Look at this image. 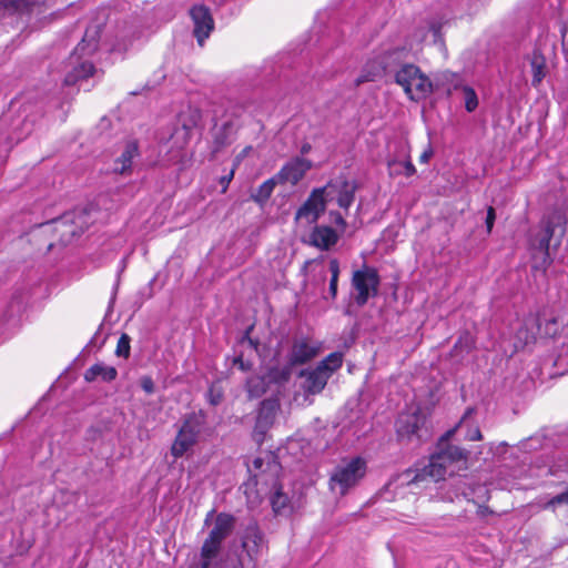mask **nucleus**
<instances>
[{"mask_svg": "<svg viewBox=\"0 0 568 568\" xmlns=\"http://www.w3.org/2000/svg\"><path fill=\"white\" fill-rule=\"evenodd\" d=\"M458 428H450L443 435L436 450L430 455L428 464L415 470L413 483L430 479L444 480L446 476H454L460 470L467 469L468 452L458 446L448 444Z\"/></svg>", "mask_w": 568, "mask_h": 568, "instance_id": "obj_1", "label": "nucleus"}, {"mask_svg": "<svg viewBox=\"0 0 568 568\" xmlns=\"http://www.w3.org/2000/svg\"><path fill=\"white\" fill-rule=\"evenodd\" d=\"M234 521V517L225 513L216 516L214 526L201 547L199 560L192 568H217L222 542L232 532Z\"/></svg>", "mask_w": 568, "mask_h": 568, "instance_id": "obj_2", "label": "nucleus"}, {"mask_svg": "<svg viewBox=\"0 0 568 568\" xmlns=\"http://www.w3.org/2000/svg\"><path fill=\"white\" fill-rule=\"evenodd\" d=\"M343 364V354L335 352L327 355L314 368H307L300 372V377L304 378L301 387L306 395H317L326 386L332 377Z\"/></svg>", "mask_w": 568, "mask_h": 568, "instance_id": "obj_3", "label": "nucleus"}, {"mask_svg": "<svg viewBox=\"0 0 568 568\" xmlns=\"http://www.w3.org/2000/svg\"><path fill=\"white\" fill-rule=\"evenodd\" d=\"M366 468V462L361 457H354L341 463L329 475V490L339 496H345L364 478Z\"/></svg>", "mask_w": 568, "mask_h": 568, "instance_id": "obj_4", "label": "nucleus"}, {"mask_svg": "<svg viewBox=\"0 0 568 568\" xmlns=\"http://www.w3.org/2000/svg\"><path fill=\"white\" fill-rule=\"evenodd\" d=\"M381 277L375 267L363 265L353 272L351 285L356 292L354 301L358 306H364L369 297L378 294Z\"/></svg>", "mask_w": 568, "mask_h": 568, "instance_id": "obj_5", "label": "nucleus"}, {"mask_svg": "<svg viewBox=\"0 0 568 568\" xmlns=\"http://www.w3.org/2000/svg\"><path fill=\"white\" fill-rule=\"evenodd\" d=\"M542 225L544 234L539 239L538 247L549 258L551 241L555 240L554 246L557 247L566 233L567 217L565 212L554 210L542 220Z\"/></svg>", "mask_w": 568, "mask_h": 568, "instance_id": "obj_6", "label": "nucleus"}, {"mask_svg": "<svg viewBox=\"0 0 568 568\" xmlns=\"http://www.w3.org/2000/svg\"><path fill=\"white\" fill-rule=\"evenodd\" d=\"M320 190H324L323 197L326 202L336 201L339 207L348 210L354 202L357 183L345 175H338Z\"/></svg>", "mask_w": 568, "mask_h": 568, "instance_id": "obj_7", "label": "nucleus"}, {"mask_svg": "<svg viewBox=\"0 0 568 568\" xmlns=\"http://www.w3.org/2000/svg\"><path fill=\"white\" fill-rule=\"evenodd\" d=\"M190 16L194 23L193 34L197 43L203 47L204 41L214 29V20L210 9L203 4H197L191 8Z\"/></svg>", "mask_w": 568, "mask_h": 568, "instance_id": "obj_8", "label": "nucleus"}, {"mask_svg": "<svg viewBox=\"0 0 568 568\" xmlns=\"http://www.w3.org/2000/svg\"><path fill=\"white\" fill-rule=\"evenodd\" d=\"M320 187L314 189L304 204L297 210L295 219L305 221L307 224L315 223L326 209V201Z\"/></svg>", "mask_w": 568, "mask_h": 568, "instance_id": "obj_9", "label": "nucleus"}, {"mask_svg": "<svg viewBox=\"0 0 568 568\" xmlns=\"http://www.w3.org/2000/svg\"><path fill=\"white\" fill-rule=\"evenodd\" d=\"M321 352V343L307 337L295 338L288 353V361L295 365H303L315 358Z\"/></svg>", "mask_w": 568, "mask_h": 568, "instance_id": "obj_10", "label": "nucleus"}, {"mask_svg": "<svg viewBox=\"0 0 568 568\" xmlns=\"http://www.w3.org/2000/svg\"><path fill=\"white\" fill-rule=\"evenodd\" d=\"M265 548L264 536L256 525H250L242 537V551L244 559H251L255 565Z\"/></svg>", "mask_w": 568, "mask_h": 568, "instance_id": "obj_11", "label": "nucleus"}, {"mask_svg": "<svg viewBox=\"0 0 568 568\" xmlns=\"http://www.w3.org/2000/svg\"><path fill=\"white\" fill-rule=\"evenodd\" d=\"M52 232L59 235V241L62 245H68L73 241L74 237L80 236L75 225L71 220V215L69 214H64L60 219L40 225L41 234H48Z\"/></svg>", "mask_w": 568, "mask_h": 568, "instance_id": "obj_12", "label": "nucleus"}, {"mask_svg": "<svg viewBox=\"0 0 568 568\" xmlns=\"http://www.w3.org/2000/svg\"><path fill=\"white\" fill-rule=\"evenodd\" d=\"M312 168V163L303 158L296 156L287 162L276 174L280 184L291 183L297 184Z\"/></svg>", "mask_w": 568, "mask_h": 568, "instance_id": "obj_13", "label": "nucleus"}, {"mask_svg": "<svg viewBox=\"0 0 568 568\" xmlns=\"http://www.w3.org/2000/svg\"><path fill=\"white\" fill-rule=\"evenodd\" d=\"M80 55H82L81 52L78 54L74 52L71 55V63H74V65L64 78V84L67 85H74L78 81L84 80L95 73V68L91 62L79 61Z\"/></svg>", "mask_w": 568, "mask_h": 568, "instance_id": "obj_14", "label": "nucleus"}, {"mask_svg": "<svg viewBox=\"0 0 568 568\" xmlns=\"http://www.w3.org/2000/svg\"><path fill=\"white\" fill-rule=\"evenodd\" d=\"M197 432L195 428H180L174 443L171 447V454L175 458L182 457L186 454L196 443Z\"/></svg>", "mask_w": 568, "mask_h": 568, "instance_id": "obj_15", "label": "nucleus"}, {"mask_svg": "<svg viewBox=\"0 0 568 568\" xmlns=\"http://www.w3.org/2000/svg\"><path fill=\"white\" fill-rule=\"evenodd\" d=\"M337 240V233L329 226H316L311 233V244L321 250H329Z\"/></svg>", "mask_w": 568, "mask_h": 568, "instance_id": "obj_16", "label": "nucleus"}, {"mask_svg": "<svg viewBox=\"0 0 568 568\" xmlns=\"http://www.w3.org/2000/svg\"><path fill=\"white\" fill-rule=\"evenodd\" d=\"M409 91H405L410 100L418 101L433 92L430 80L422 72L409 82Z\"/></svg>", "mask_w": 568, "mask_h": 568, "instance_id": "obj_17", "label": "nucleus"}, {"mask_svg": "<svg viewBox=\"0 0 568 568\" xmlns=\"http://www.w3.org/2000/svg\"><path fill=\"white\" fill-rule=\"evenodd\" d=\"M118 371L113 366H108L103 363H97L90 366L84 373V379L89 383L101 378L103 382H112L116 378Z\"/></svg>", "mask_w": 568, "mask_h": 568, "instance_id": "obj_18", "label": "nucleus"}, {"mask_svg": "<svg viewBox=\"0 0 568 568\" xmlns=\"http://www.w3.org/2000/svg\"><path fill=\"white\" fill-rule=\"evenodd\" d=\"M100 26H90L84 33L82 41L75 48V54H91L98 49V40L100 38Z\"/></svg>", "mask_w": 568, "mask_h": 568, "instance_id": "obj_19", "label": "nucleus"}, {"mask_svg": "<svg viewBox=\"0 0 568 568\" xmlns=\"http://www.w3.org/2000/svg\"><path fill=\"white\" fill-rule=\"evenodd\" d=\"M280 405L275 399H265L262 402L258 415H257V426H270L275 423V416Z\"/></svg>", "mask_w": 568, "mask_h": 568, "instance_id": "obj_20", "label": "nucleus"}, {"mask_svg": "<svg viewBox=\"0 0 568 568\" xmlns=\"http://www.w3.org/2000/svg\"><path fill=\"white\" fill-rule=\"evenodd\" d=\"M294 365L287 359V362L283 365H275L268 368L266 378L270 383L274 384H285L290 381L293 374Z\"/></svg>", "mask_w": 568, "mask_h": 568, "instance_id": "obj_21", "label": "nucleus"}, {"mask_svg": "<svg viewBox=\"0 0 568 568\" xmlns=\"http://www.w3.org/2000/svg\"><path fill=\"white\" fill-rule=\"evenodd\" d=\"M138 155V144L136 142H129L125 145L121 156L115 162L114 172L124 174L126 173L132 165V160Z\"/></svg>", "mask_w": 568, "mask_h": 568, "instance_id": "obj_22", "label": "nucleus"}, {"mask_svg": "<svg viewBox=\"0 0 568 568\" xmlns=\"http://www.w3.org/2000/svg\"><path fill=\"white\" fill-rule=\"evenodd\" d=\"M233 124L231 121L224 122L220 128H216L213 136V152L216 153L224 146L232 142Z\"/></svg>", "mask_w": 568, "mask_h": 568, "instance_id": "obj_23", "label": "nucleus"}, {"mask_svg": "<svg viewBox=\"0 0 568 568\" xmlns=\"http://www.w3.org/2000/svg\"><path fill=\"white\" fill-rule=\"evenodd\" d=\"M34 6V0H0V7L10 14H30Z\"/></svg>", "mask_w": 568, "mask_h": 568, "instance_id": "obj_24", "label": "nucleus"}, {"mask_svg": "<svg viewBox=\"0 0 568 568\" xmlns=\"http://www.w3.org/2000/svg\"><path fill=\"white\" fill-rule=\"evenodd\" d=\"M532 80L531 84L537 88L546 77V59L539 50H535L530 60Z\"/></svg>", "mask_w": 568, "mask_h": 568, "instance_id": "obj_25", "label": "nucleus"}, {"mask_svg": "<svg viewBox=\"0 0 568 568\" xmlns=\"http://www.w3.org/2000/svg\"><path fill=\"white\" fill-rule=\"evenodd\" d=\"M97 213V210L93 207L83 209L79 211H74L72 213H68L71 215V220L77 227L78 233L81 235L88 227L94 222L92 215Z\"/></svg>", "mask_w": 568, "mask_h": 568, "instance_id": "obj_26", "label": "nucleus"}, {"mask_svg": "<svg viewBox=\"0 0 568 568\" xmlns=\"http://www.w3.org/2000/svg\"><path fill=\"white\" fill-rule=\"evenodd\" d=\"M420 73L418 67L414 64H403L395 73V82L400 85L404 91H409V82Z\"/></svg>", "mask_w": 568, "mask_h": 568, "instance_id": "obj_27", "label": "nucleus"}, {"mask_svg": "<svg viewBox=\"0 0 568 568\" xmlns=\"http://www.w3.org/2000/svg\"><path fill=\"white\" fill-rule=\"evenodd\" d=\"M276 184H280V181H277L276 175H274L273 178H271V179L266 180L265 182H263L256 189V191H254L252 193L251 199L254 202L260 203V204L265 203L270 199V196L272 195Z\"/></svg>", "mask_w": 568, "mask_h": 568, "instance_id": "obj_28", "label": "nucleus"}, {"mask_svg": "<svg viewBox=\"0 0 568 568\" xmlns=\"http://www.w3.org/2000/svg\"><path fill=\"white\" fill-rule=\"evenodd\" d=\"M280 469V465L274 460L273 457H267V462L263 458L257 457L252 462V465L248 466L250 471H256L254 474L255 477H260L265 471H270L273 475H277Z\"/></svg>", "mask_w": 568, "mask_h": 568, "instance_id": "obj_29", "label": "nucleus"}, {"mask_svg": "<svg viewBox=\"0 0 568 568\" xmlns=\"http://www.w3.org/2000/svg\"><path fill=\"white\" fill-rule=\"evenodd\" d=\"M217 568H256V565L251 559H244L243 555H231L220 566V558L217 559Z\"/></svg>", "mask_w": 568, "mask_h": 568, "instance_id": "obj_30", "label": "nucleus"}, {"mask_svg": "<svg viewBox=\"0 0 568 568\" xmlns=\"http://www.w3.org/2000/svg\"><path fill=\"white\" fill-rule=\"evenodd\" d=\"M271 505L273 510L276 514H281L288 509L290 507V499L282 491L281 487H276L274 493L271 496Z\"/></svg>", "mask_w": 568, "mask_h": 568, "instance_id": "obj_31", "label": "nucleus"}, {"mask_svg": "<svg viewBox=\"0 0 568 568\" xmlns=\"http://www.w3.org/2000/svg\"><path fill=\"white\" fill-rule=\"evenodd\" d=\"M329 272H331V281H329V294L332 298H335L337 295V283L339 277V263L336 258L329 261Z\"/></svg>", "mask_w": 568, "mask_h": 568, "instance_id": "obj_32", "label": "nucleus"}, {"mask_svg": "<svg viewBox=\"0 0 568 568\" xmlns=\"http://www.w3.org/2000/svg\"><path fill=\"white\" fill-rule=\"evenodd\" d=\"M464 100H465V109L468 112H473L478 106V98L475 90L470 87H463Z\"/></svg>", "mask_w": 568, "mask_h": 568, "instance_id": "obj_33", "label": "nucleus"}, {"mask_svg": "<svg viewBox=\"0 0 568 568\" xmlns=\"http://www.w3.org/2000/svg\"><path fill=\"white\" fill-rule=\"evenodd\" d=\"M130 342H131V337L123 333L119 341H118V345H116V349H115V354L116 356L119 357H124V358H128L130 356Z\"/></svg>", "mask_w": 568, "mask_h": 568, "instance_id": "obj_34", "label": "nucleus"}, {"mask_svg": "<svg viewBox=\"0 0 568 568\" xmlns=\"http://www.w3.org/2000/svg\"><path fill=\"white\" fill-rule=\"evenodd\" d=\"M207 399L211 405L216 406L223 399V388L220 383H213L207 390Z\"/></svg>", "mask_w": 568, "mask_h": 568, "instance_id": "obj_35", "label": "nucleus"}, {"mask_svg": "<svg viewBox=\"0 0 568 568\" xmlns=\"http://www.w3.org/2000/svg\"><path fill=\"white\" fill-rule=\"evenodd\" d=\"M473 345H474L473 336L469 333L465 332L464 334H462L459 336L458 341L456 342V344L454 346V349L460 348L466 352H469L471 349Z\"/></svg>", "mask_w": 568, "mask_h": 568, "instance_id": "obj_36", "label": "nucleus"}, {"mask_svg": "<svg viewBox=\"0 0 568 568\" xmlns=\"http://www.w3.org/2000/svg\"><path fill=\"white\" fill-rule=\"evenodd\" d=\"M495 220H496L495 209L493 206H489L487 210V216H486V227H487L488 233L491 232Z\"/></svg>", "mask_w": 568, "mask_h": 568, "instance_id": "obj_37", "label": "nucleus"}, {"mask_svg": "<svg viewBox=\"0 0 568 568\" xmlns=\"http://www.w3.org/2000/svg\"><path fill=\"white\" fill-rule=\"evenodd\" d=\"M141 387L142 389L148 393L152 394L154 392V383L151 377L144 376L141 378Z\"/></svg>", "mask_w": 568, "mask_h": 568, "instance_id": "obj_38", "label": "nucleus"}, {"mask_svg": "<svg viewBox=\"0 0 568 568\" xmlns=\"http://www.w3.org/2000/svg\"><path fill=\"white\" fill-rule=\"evenodd\" d=\"M234 172H235V168L233 166L227 175H224V176H222L220 179V184L222 185V192L223 193L227 190L229 184H230V182L232 181V179L234 176Z\"/></svg>", "mask_w": 568, "mask_h": 568, "instance_id": "obj_39", "label": "nucleus"}, {"mask_svg": "<svg viewBox=\"0 0 568 568\" xmlns=\"http://www.w3.org/2000/svg\"><path fill=\"white\" fill-rule=\"evenodd\" d=\"M233 364L239 366L240 369L246 372L252 368V364L250 362H244L242 355L236 356L233 361Z\"/></svg>", "mask_w": 568, "mask_h": 568, "instance_id": "obj_40", "label": "nucleus"}, {"mask_svg": "<svg viewBox=\"0 0 568 568\" xmlns=\"http://www.w3.org/2000/svg\"><path fill=\"white\" fill-rule=\"evenodd\" d=\"M379 75V72H376V73H368V74H362L361 77H358L355 81L356 85H359L364 82H367V81H374L376 79V77Z\"/></svg>", "mask_w": 568, "mask_h": 568, "instance_id": "obj_41", "label": "nucleus"}, {"mask_svg": "<svg viewBox=\"0 0 568 568\" xmlns=\"http://www.w3.org/2000/svg\"><path fill=\"white\" fill-rule=\"evenodd\" d=\"M252 150L251 146H246L244 150H242L241 153H239L235 159H234V163H233V166L236 169L240 163L242 162V160L248 154V152Z\"/></svg>", "mask_w": 568, "mask_h": 568, "instance_id": "obj_42", "label": "nucleus"}, {"mask_svg": "<svg viewBox=\"0 0 568 568\" xmlns=\"http://www.w3.org/2000/svg\"><path fill=\"white\" fill-rule=\"evenodd\" d=\"M331 216H332L333 222L336 225H339V226H343V227L346 225V222H345V220H344V217L342 216L341 213H338V212H331Z\"/></svg>", "mask_w": 568, "mask_h": 568, "instance_id": "obj_43", "label": "nucleus"}, {"mask_svg": "<svg viewBox=\"0 0 568 568\" xmlns=\"http://www.w3.org/2000/svg\"><path fill=\"white\" fill-rule=\"evenodd\" d=\"M467 437L470 440H479V439H481V434H480L479 428H469Z\"/></svg>", "mask_w": 568, "mask_h": 568, "instance_id": "obj_44", "label": "nucleus"}, {"mask_svg": "<svg viewBox=\"0 0 568 568\" xmlns=\"http://www.w3.org/2000/svg\"><path fill=\"white\" fill-rule=\"evenodd\" d=\"M404 170H405V171H404V174H405L406 176H412V175H413V174H415V172H416L415 166H414V165H413V163H412V162H409V161L404 162Z\"/></svg>", "mask_w": 568, "mask_h": 568, "instance_id": "obj_45", "label": "nucleus"}, {"mask_svg": "<svg viewBox=\"0 0 568 568\" xmlns=\"http://www.w3.org/2000/svg\"><path fill=\"white\" fill-rule=\"evenodd\" d=\"M561 36H562V47L566 51H568V22L562 28Z\"/></svg>", "mask_w": 568, "mask_h": 568, "instance_id": "obj_46", "label": "nucleus"}, {"mask_svg": "<svg viewBox=\"0 0 568 568\" xmlns=\"http://www.w3.org/2000/svg\"><path fill=\"white\" fill-rule=\"evenodd\" d=\"M432 155H433V151H432L430 149L425 150V151L422 153V155H420L419 160H420V162L426 163V162H428V160L430 159V156H432Z\"/></svg>", "mask_w": 568, "mask_h": 568, "instance_id": "obj_47", "label": "nucleus"}, {"mask_svg": "<svg viewBox=\"0 0 568 568\" xmlns=\"http://www.w3.org/2000/svg\"><path fill=\"white\" fill-rule=\"evenodd\" d=\"M253 383H256V384H261L262 381L260 378H250L248 382H247V386H248V392L251 394H254L255 393V389L253 387Z\"/></svg>", "mask_w": 568, "mask_h": 568, "instance_id": "obj_48", "label": "nucleus"}, {"mask_svg": "<svg viewBox=\"0 0 568 568\" xmlns=\"http://www.w3.org/2000/svg\"><path fill=\"white\" fill-rule=\"evenodd\" d=\"M473 412H474V409H473V408H468V409L465 412V414H464L463 418L460 419V422H459L456 426H460V424L466 423V420H467L468 416H469L470 414H473Z\"/></svg>", "mask_w": 568, "mask_h": 568, "instance_id": "obj_49", "label": "nucleus"}, {"mask_svg": "<svg viewBox=\"0 0 568 568\" xmlns=\"http://www.w3.org/2000/svg\"><path fill=\"white\" fill-rule=\"evenodd\" d=\"M182 133L184 138H186L190 133L189 128L185 124L182 126Z\"/></svg>", "mask_w": 568, "mask_h": 568, "instance_id": "obj_50", "label": "nucleus"}, {"mask_svg": "<svg viewBox=\"0 0 568 568\" xmlns=\"http://www.w3.org/2000/svg\"><path fill=\"white\" fill-rule=\"evenodd\" d=\"M418 428H412L410 432H408V438L410 439L413 436H417V430Z\"/></svg>", "mask_w": 568, "mask_h": 568, "instance_id": "obj_51", "label": "nucleus"}, {"mask_svg": "<svg viewBox=\"0 0 568 568\" xmlns=\"http://www.w3.org/2000/svg\"><path fill=\"white\" fill-rule=\"evenodd\" d=\"M418 423H419V419L416 418L413 423H407L405 426H413V427H416L418 426Z\"/></svg>", "mask_w": 568, "mask_h": 568, "instance_id": "obj_52", "label": "nucleus"}, {"mask_svg": "<svg viewBox=\"0 0 568 568\" xmlns=\"http://www.w3.org/2000/svg\"><path fill=\"white\" fill-rule=\"evenodd\" d=\"M478 513H479L481 516H485V515L488 513V508H486V507H480Z\"/></svg>", "mask_w": 568, "mask_h": 568, "instance_id": "obj_53", "label": "nucleus"}, {"mask_svg": "<svg viewBox=\"0 0 568 568\" xmlns=\"http://www.w3.org/2000/svg\"><path fill=\"white\" fill-rule=\"evenodd\" d=\"M399 53H400V50L396 49V50H394V51L388 53V58H390L393 55H399Z\"/></svg>", "mask_w": 568, "mask_h": 568, "instance_id": "obj_54", "label": "nucleus"}, {"mask_svg": "<svg viewBox=\"0 0 568 568\" xmlns=\"http://www.w3.org/2000/svg\"><path fill=\"white\" fill-rule=\"evenodd\" d=\"M247 341H248V343H250V345H251L252 347H254V348H256V347H257V343H256V342H254V341H253V339H251V338H247Z\"/></svg>", "mask_w": 568, "mask_h": 568, "instance_id": "obj_55", "label": "nucleus"}, {"mask_svg": "<svg viewBox=\"0 0 568 568\" xmlns=\"http://www.w3.org/2000/svg\"><path fill=\"white\" fill-rule=\"evenodd\" d=\"M430 29L433 30L434 36L436 37V36H437V33H438V31H439V28H437V27H435V26H432V28H430Z\"/></svg>", "mask_w": 568, "mask_h": 568, "instance_id": "obj_56", "label": "nucleus"}, {"mask_svg": "<svg viewBox=\"0 0 568 568\" xmlns=\"http://www.w3.org/2000/svg\"><path fill=\"white\" fill-rule=\"evenodd\" d=\"M382 63H383V70L386 71L388 69V67H389L388 63H386L384 61Z\"/></svg>", "mask_w": 568, "mask_h": 568, "instance_id": "obj_57", "label": "nucleus"}, {"mask_svg": "<svg viewBox=\"0 0 568 568\" xmlns=\"http://www.w3.org/2000/svg\"><path fill=\"white\" fill-rule=\"evenodd\" d=\"M53 247V243H49L48 250H51Z\"/></svg>", "mask_w": 568, "mask_h": 568, "instance_id": "obj_58", "label": "nucleus"}, {"mask_svg": "<svg viewBox=\"0 0 568 568\" xmlns=\"http://www.w3.org/2000/svg\"><path fill=\"white\" fill-rule=\"evenodd\" d=\"M263 392H264V389H262L261 392L258 390L255 394H256V396H260Z\"/></svg>", "mask_w": 568, "mask_h": 568, "instance_id": "obj_59", "label": "nucleus"}]
</instances>
